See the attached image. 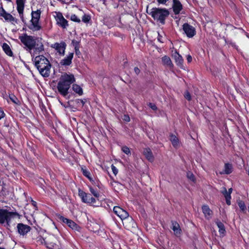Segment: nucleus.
Returning a JSON list of instances; mask_svg holds the SVG:
<instances>
[{
  "instance_id": "nucleus-23",
  "label": "nucleus",
  "mask_w": 249,
  "mask_h": 249,
  "mask_svg": "<svg viewBox=\"0 0 249 249\" xmlns=\"http://www.w3.org/2000/svg\"><path fill=\"white\" fill-rule=\"evenodd\" d=\"M170 140L172 142V144L173 146L177 148L179 145V142L178 139L174 135L171 134L170 135Z\"/></svg>"
},
{
  "instance_id": "nucleus-30",
  "label": "nucleus",
  "mask_w": 249,
  "mask_h": 249,
  "mask_svg": "<svg viewBox=\"0 0 249 249\" xmlns=\"http://www.w3.org/2000/svg\"><path fill=\"white\" fill-rule=\"evenodd\" d=\"M41 11L40 10H37L36 11H33L32 12V19L39 20L40 18Z\"/></svg>"
},
{
  "instance_id": "nucleus-9",
  "label": "nucleus",
  "mask_w": 249,
  "mask_h": 249,
  "mask_svg": "<svg viewBox=\"0 0 249 249\" xmlns=\"http://www.w3.org/2000/svg\"><path fill=\"white\" fill-rule=\"evenodd\" d=\"M17 230L18 233L22 236L26 235V234L29 232L31 229L30 226L24 224L23 223H18L17 225Z\"/></svg>"
},
{
  "instance_id": "nucleus-18",
  "label": "nucleus",
  "mask_w": 249,
  "mask_h": 249,
  "mask_svg": "<svg viewBox=\"0 0 249 249\" xmlns=\"http://www.w3.org/2000/svg\"><path fill=\"white\" fill-rule=\"evenodd\" d=\"M173 8L175 14H178L182 9V6L178 0H173Z\"/></svg>"
},
{
  "instance_id": "nucleus-31",
  "label": "nucleus",
  "mask_w": 249,
  "mask_h": 249,
  "mask_svg": "<svg viewBox=\"0 0 249 249\" xmlns=\"http://www.w3.org/2000/svg\"><path fill=\"white\" fill-rule=\"evenodd\" d=\"M72 89L75 92L80 95H81L83 94V90L82 88L78 85L73 84L72 85Z\"/></svg>"
},
{
  "instance_id": "nucleus-51",
  "label": "nucleus",
  "mask_w": 249,
  "mask_h": 249,
  "mask_svg": "<svg viewBox=\"0 0 249 249\" xmlns=\"http://www.w3.org/2000/svg\"><path fill=\"white\" fill-rule=\"evenodd\" d=\"M77 103L81 104L82 106H83L85 103V101H84L83 100H78L77 101Z\"/></svg>"
},
{
  "instance_id": "nucleus-36",
  "label": "nucleus",
  "mask_w": 249,
  "mask_h": 249,
  "mask_svg": "<svg viewBox=\"0 0 249 249\" xmlns=\"http://www.w3.org/2000/svg\"><path fill=\"white\" fill-rule=\"evenodd\" d=\"M3 17L6 20H8L9 21H12L14 19V18L10 14H5L3 16Z\"/></svg>"
},
{
  "instance_id": "nucleus-3",
  "label": "nucleus",
  "mask_w": 249,
  "mask_h": 249,
  "mask_svg": "<svg viewBox=\"0 0 249 249\" xmlns=\"http://www.w3.org/2000/svg\"><path fill=\"white\" fill-rule=\"evenodd\" d=\"M19 216L17 212H9L6 209H0V223L7 230L11 231L12 227V219Z\"/></svg>"
},
{
  "instance_id": "nucleus-14",
  "label": "nucleus",
  "mask_w": 249,
  "mask_h": 249,
  "mask_svg": "<svg viewBox=\"0 0 249 249\" xmlns=\"http://www.w3.org/2000/svg\"><path fill=\"white\" fill-rule=\"evenodd\" d=\"M172 229L174 231V234L176 236H180L181 234V230L180 229L179 224L176 222L172 221Z\"/></svg>"
},
{
  "instance_id": "nucleus-29",
  "label": "nucleus",
  "mask_w": 249,
  "mask_h": 249,
  "mask_svg": "<svg viewBox=\"0 0 249 249\" xmlns=\"http://www.w3.org/2000/svg\"><path fill=\"white\" fill-rule=\"evenodd\" d=\"M237 203L238 204V206L239 207V208L243 213H246L247 210V207L245 204V202L240 199H238L237 200Z\"/></svg>"
},
{
  "instance_id": "nucleus-49",
  "label": "nucleus",
  "mask_w": 249,
  "mask_h": 249,
  "mask_svg": "<svg viewBox=\"0 0 249 249\" xmlns=\"http://www.w3.org/2000/svg\"><path fill=\"white\" fill-rule=\"evenodd\" d=\"M134 71L136 74H139L140 72V70L138 67L134 68Z\"/></svg>"
},
{
  "instance_id": "nucleus-44",
  "label": "nucleus",
  "mask_w": 249,
  "mask_h": 249,
  "mask_svg": "<svg viewBox=\"0 0 249 249\" xmlns=\"http://www.w3.org/2000/svg\"><path fill=\"white\" fill-rule=\"evenodd\" d=\"M148 106L154 110H156L157 109L156 106L154 104L149 103L148 104Z\"/></svg>"
},
{
  "instance_id": "nucleus-55",
  "label": "nucleus",
  "mask_w": 249,
  "mask_h": 249,
  "mask_svg": "<svg viewBox=\"0 0 249 249\" xmlns=\"http://www.w3.org/2000/svg\"><path fill=\"white\" fill-rule=\"evenodd\" d=\"M32 202H33V203H33V205L34 206H36V201H33H33H32Z\"/></svg>"
},
{
  "instance_id": "nucleus-21",
  "label": "nucleus",
  "mask_w": 249,
  "mask_h": 249,
  "mask_svg": "<svg viewBox=\"0 0 249 249\" xmlns=\"http://www.w3.org/2000/svg\"><path fill=\"white\" fill-rule=\"evenodd\" d=\"M17 10L19 14L23 16V10L24 8V0H17Z\"/></svg>"
},
{
  "instance_id": "nucleus-11",
  "label": "nucleus",
  "mask_w": 249,
  "mask_h": 249,
  "mask_svg": "<svg viewBox=\"0 0 249 249\" xmlns=\"http://www.w3.org/2000/svg\"><path fill=\"white\" fill-rule=\"evenodd\" d=\"M66 45L65 43L64 42H62L60 43H55L53 44H52L51 47L57 51V53H59L60 55H64L65 51L66 49Z\"/></svg>"
},
{
  "instance_id": "nucleus-15",
  "label": "nucleus",
  "mask_w": 249,
  "mask_h": 249,
  "mask_svg": "<svg viewBox=\"0 0 249 249\" xmlns=\"http://www.w3.org/2000/svg\"><path fill=\"white\" fill-rule=\"evenodd\" d=\"M73 56V53H69L67 56L62 59L60 62V64L62 66H69L71 63V60Z\"/></svg>"
},
{
  "instance_id": "nucleus-7",
  "label": "nucleus",
  "mask_w": 249,
  "mask_h": 249,
  "mask_svg": "<svg viewBox=\"0 0 249 249\" xmlns=\"http://www.w3.org/2000/svg\"><path fill=\"white\" fill-rule=\"evenodd\" d=\"M58 219L62 221V222L67 224V225L72 230H74L76 231H79L80 227L78 226L74 221L72 220L64 217V216L59 214L57 216Z\"/></svg>"
},
{
  "instance_id": "nucleus-22",
  "label": "nucleus",
  "mask_w": 249,
  "mask_h": 249,
  "mask_svg": "<svg viewBox=\"0 0 249 249\" xmlns=\"http://www.w3.org/2000/svg\"><path fill=\"white\" fill-rule=\"evenodd\" d=\"M162 62L164 65L166 66L169 68H171L173 67V64L171 61V59L169 57L164 56L162 58Z\"/></svg>"
},
{
  "instance_id": "nucleus-1",
  "label": "nucleus",
  "mask_w": 249,
  "mask_h": 249,
  "mask_svg": "<svg viewBox=\"0 0 249 249\" xmlns=\"http://www.w3.org/2000/svg\"><path fill=\"white\" fill-rule=\"evenodd\" d=\"M74 81L73 74H68L66 73L62 74L57 87L59 92L63 96H66L68 94L71 85Z\"/></svg>"
},
{
  "instance_id": "nucleus-16",
  "label": "nucleus",
  "mask_w": 249,
  "mask_h": 249,
  "mask_svg": "<svg viewBox=\"0 0 249 249\" xmlns=\"http://www.w3.org/2000/svg\"><path fill=\"white\" fill-rule=\"evenodd\" d=\"M39 20L31 19V24L29 26V28L33 31H37L39 30L41 27L39 23Z\"/></svg>"
},
{
  "instance_id": "nucleus-8",
  "label": "nucleus",
  "mask_w": 249,
  "mask_h": 249,
  "mask_svg": "<svg viewBox=\"0 0 249 249\" xmlns=\"http://www.w3.org/2000/svg\"><path fill=\"white\" fill-rule=\"evenodd\" d=\"M57 24L63 28H65L68 25V21L64 18L62 14L60 12H55L54 15Z\"/></svg>"
},
{
  "instance_id": "nucleus-53",
  "label": "nucleus",
  "mask_w": 249,
  "mask_h": 249,
  "mask_svg": "<svg viewBox=\"0 0 249 249\" xmlns=\"http://www.w3.org/2000/svg\"><path fill=\"white\" fill-rule=\"evenodd\" d=\"M232 189L231 188H230L229 190H228V193H229V194L231 195V192H232Z\"/></svg>"
},
{
  "instance_id": "nucleus-42",
  "label": "nucleus",
  "mask_w": 249,
  "mask_h": 249,
  "mask_svg": "<svg viewBox=\"0 0 249 249\" xmlns=\"http://www.w3.org/2000/svg\"><path fill=\"white\" fill-rule=\"evenodd\" d=\"M111 168L113 174L116 176L118 173V169L113 164L111 165Z\"/></svg>"
},
{
  "instance_id": "nucleus-24",
  "label": "nucleus",
  "mask_w": 249,
  "mask_h": 249,
  "mask_svg": "<svg viewBox=\"0 0 249 249\" xmlns=\"http://www.w3.org/2000/svg\"><path fill=\"white\" fill-rule=\"evenodd\" d=\"M232 172V166L231 164L227 163L225 164L224 170L222 172H221V174H230Z\"/></svg>"
},
{
  "instance_id": "nucleus-20",
  "label": "nucleus",
  "mask_w": 249,
  "mask_h": 249,
  "mask_svg": "<svg viewBox=\"0 0 249 249\" xmlns=\"http://www.w3.org/2000/svg\"><path fill=\"white\" fill-rule=\"evenodd\" d=\"M202 210L206 218L209 219L211 217L213 212L208 205H203L202 207Z\"/></svg>"
},
{
  "instance_id": "nucleus-54",
  "label": "nucleus",
  "mask_w": 249,
  "mask_h": 249,
  "mask_svg": "<svg viewBox=\"0 0 249 249\" xmlns=\"http://www.w3.org/2000/svg\"><path fill=\"white\" fill-rule=\"evenodd\" d=\"M32 234L37 235V234H38V231L36 230H35L34 231H32Z\"/></svg>"
},
{
  "instance_id": "nucleus-41",
  "label": "nucleus",
  "mask_w": 249,
  "mask_h": 249,
  "mask_svg": "<svg viewBox=\"0 0 249 249\" xmlns=\"http://www.w3.org/2000/svg\"><path fill=\"white\" fill-rule=\"evenodd\" d=\"M184 97L188 101H190L191 100V96L188 91H186L184 93Z\"/></svg>"
},
{
  "instance_id": "nucleus-46",
  "label": "nucleus",
  "mask_w": 249,
  "mask_h": 249,
  "mask_svg": "<svg viewBox=\"0 0 249 249\" xmlns=\"http://www.w3.org/2000/svg\"><path fill=\"white\" fill-rule=\"evenodd\" d=\"M158 40L160 42H163V36L158 33Z\"/></svg>"
},
{
  "instance_id": "nucleus-35",
  "label": "nucleus",
  "mask_w": 249,
  "mask_h": 249,
  "mask_svg": "<svg viewBox=\"0 0 249 249\" xmlns=\"http://www.w3.org/2000/svg\"><path fill=\"white\" fill-rule=\"evenodd\" d=\"M122 150L126 155H129L131 153L130 149L126 146H123L122 147Z\"/></svg>"
},
{
  "instance_id": "nucleus-26",
  "label": "nucleus",
  "mask_w": 249,
  "mask_h": 249,
  "mask_svg": "<svg viewBox=\"0 0 249 249\" xmlns=\"http://www.w3.org/2000/svg\"><path fill=\"white\" fill-rule=\"evenodd\" d=\"M222 194H223L224 197H225L227 204L228 205H230L231 196L229 194V193H228V191L225 188H224V190L222 192Z\"/></svg>"
},
{
  "instance_id": "nucleus-34",
  "label": "nucleus",
  "mask_w": 249,
  "mask_h": 249,
  "mask_svg": "<svg viewBox=\"0 0 249 249\" xmlns=\"http://www.w3.org/2000/svg\"><path fill=\"white\" fill-rule=\"evenodd\" d=\"M187 177L191 181L194 182L195 181V177L194 174L191 172H188L187 173Z\"/></svg>"
},
{
  "instance_id": "nucleus-10",
  "label": "nucleus",
  "mask_w": 249,
  "mask_h": 249,
  "mask_svg": "<svg viewBox=\"0 0 249 249\" xmlns=\"http://www.w3.org/2000/svg\"><path fill=\"white\" fill-rule=\"evenodd\" d=\"M183 30L189 37L194 36L196 33L195 28L188 23H185L183 25Z\"/></svg>"
},
{
  "instance_id": "nucleus-28",
  "label": "nucleus",
  "mask_w": 249,
  "mask_h": 249,
  "mask_svg": "<svg viewBox=\"0 0 249 249\" xmlns=\"http://www.w3.org/2000/svg\"><path fill=\"white\" fill-rule=\"evenodd\" d=\"M215 223L219 228V232L221 234H224L225 232V229L224 224L219 220H217Z\"/></svg>"
},
{
  "instance_id": "nucleus-39",
  "label": "nucleus",
  "mask_w": 249,
  "mask_h": 249,
  "mask_svg": "<svg viewBox=\"0 0 249 249\" xmlns=\"http://www.w3.org/2000/svg\"><path fill=\"white\" fill-rule=\"evenodd\" d=\"M33 239H36L37 241L40 242V243L43 244L44 242H45V239L42 237L41 236H38L36 237V238L34 236L33 237Z\"/></svg>"
},
{
  "instance_id": "nucleus-33",
  "label": "nucleus",
  "mask_w": 249,
  "mask_h": 249,
  "mask_svg": "<svg viewBox=\"0 0 249 249\" xmlns=\"http://www.w3.org/2000/svg\"><path fill=\"white\" fill-rule=\"evenodd\" d=\"M89 190H90V193L96 198H98L99 196H100V194L97 191H96L95 190H94L93 188H92L91 187H89Z\"/></svg>"
},
{
  "instance_id": "nucleus-56",
  "label": "nucleus",
  "mask_w": 249,
  "mask_h": 249,
  "mask_svg": "<svg viewBox=\"0 0 249 249\" xmlns=\"http://www.w3.org/2000/svg\"><path fill=\"white\" fill-rule=\"evenodd\" d=\"M75 48V52H76V53H77V52H78V49H76V47Z\"/></svg>"
},
{
  "instance_id": "nucleus-25",
  "label": "nucleus",
  "mask_w": 249,
  "mask_h": 249,
  "mask_svg": "<svg viewBox=\"0 0 249 249\" xmlns=\"http://www.w3.org/2000/svg\"><path fill=\"white\" fill-rule=\"evenodd\" d=\"M2 47L3 51L8 55L11 56L13 55V53L10 49V47L7 43H3Z\"/></svg>"
},
{
  "instance_id": "nucleus-37",
  "label": "nucleus",
  "mask_w": 249,
  "mask_h": 249,
  "mask_svg": "<svg viewBox=\"0 0 249 249\" xmlns=\"http://www.w3.org/2000/svg\"><path fill=\"white\" fill-rule=\"evenodd\" d=\"M90 19V17L88 15H84L82 17V21L85 23L88 22Z\"/></svg>"
},
{
  "instance_id": "nucleus-6",
  "label": "nucleus",
  "mask_w": 249,
  "mask_h": 249,
  "mask_svg": "<svg viewBox=\"0 0 249 249\" xmlns=\"http://www.w3.org/2000/svg\"><path fill=\"white\" fill-rule=\"evenodd\" d=\"M114 213L119 216L122 220H125L129 221V220L133 222L132 218H128L129 214L127 212L124 210L119 206H115L113 208Z\"/></svg>"
},
{
  "instance_id": "nucleus-5",
  "label": "nucleus",
  "mask_w": 249,
  "mask_h": 249,
  "mask_svg": "<svg viewBox=\"0 0 249 249\" xmlns=\"http://www.w3.org/2000/svg\"><path fill=\"white\" fill-rule=\"evenodd\" d=\"M19 38L21 42L27 47V50L30 52L33 49V45L36 38L25 34L20 36Z\"/></svg>"
},
{
  "instance_id": "nucleus-50",
  "label": "nucleus",
  "mask_w": 249,
  "mask_h": 249,
  "mask_svg": "<svg viewBox=\"0 0 249 249\" xmlns=\"http://www.w3.org/2000/svg\"><path fill=\"white\" fill-rule=\"evenodd\" d=\"M187 60L189 63L191 62L192 60V56L190 55H188L187 56Z\"/></svg>"
},
{
  "instance_id": "nucleus-12",
  "label": "nucleus",
  "mask_w": 249,
  "mask_h": 249,
  "mask_svg": "<svg viewBox=\"0 0 249 249\" xmlns=\"http://www.w3.org/2000/svg\"><path fill=\"white\" fill-rule=\"evenodd\" d=\"M33 49H34L35 51L37 53H40L44 51V45L42 42L41 38H36L33 45Z\"/></svg>"
},
{
  "instance_id": "nucleus-45",
  "label": "nucleus",
  "mask_w": 249,
  "mask_h": 249,
  "mask_svg": "<svg viewBox=\"0 0 249 249\" xmlns=\"http://www.w3.org/2000/svg\"><path fill=\"white\" fill-rule=\"evenodd\" d=\"M123 119L126 122H128L130 121L129 117L127 115H124L123 118Z\"/></svg>"
},
{
  "instance_id": "nucleus-32",
  "label": "nucleus",
  "mask_w": 249,
  "mask_h": 249,
  "mask_svg": "<svg viewBox=\"0 0 249 249\" xmlns=\"http://www.w3.org/2000/svg\"><path fill=\"white\" fill-rule=\"evenodd\" d=\"M81 170L82 171L83 175L87 177L90 181H91L92 178L90 176V172L86 169H84L83 168H81Z\"/></svg>"
},
{
  "instance_id": "nucleus-57",
  "label": "nucleus",
  "mask_w": 249,
  "mask_h": 249,
  "mask_svg": "<svg viewBox=\"0 0 249 249\" xmlns=\"http://www.w3.org/2000/svg\"><path fill=\"white\" fill-rule=\"evenodd\" d=\"M75 48V52H76V53H77V52H78V49H76V47Z\"/></svg>"
},
{
  "instance_id": "nucleus-52",
  "label": "nucleus",
  "mask_w": 249,
  "mask_h": 249,
  "mask_svg": "<svg viewBox=\"0 0 249 249\" xmlns=\"http://www.w3.org/2000/svg\"><path fill=\"white\" fill-rule=\"evenodd\" d=\"M168 0H157L159 3L165 4Z\"/></svg>"
},
{
  "instance_id": "nucleus-58",
  "label": "nucleus",
  "mask_w": 249,
  "mask_h": 249,
  "mask_svg": "<svg viewBox=\"0 0 249 249\" xmlns=\"http://www.w3.org/2000/svg\"><path fill=\"white\" fill-rule=\"evenodd\" d=\"M248 210H249V206L248 207Z\"/></svg>"
},
{
  "instance_id": "nucleus-13",
  "label": "nucleus",
  "mask_w": 249,
  "mask_h": 249,
  "mask_svg": "<svg viewBox=\"0 0 249 249\" xmlns=\"http://www.w3.org/2000/svg\"><path fill=\"white\" fill-rule=\"evenodd\" d=\"M142 154L149 161L152 162L154 160V155L150 148L146 147L143 148Z\"/></svg>"
},
{
  "instance_id": "nucleus-38",
  "label": "nucleus",
  "mask_w": 249,
  "mask_h": 249,
  "mask_svg": "<svg viewBox=\"0 0 249 249\" xmlns=\"http://www.w3.org/2000/svg\"><path fill=\"white\" fill-rule=\"evenodd\" d=\"M8 194V192L6 191V188L5 187V185H2V188L1 191L0 192V196H6Z\"/></svg>"
},
{
  "instance_id": "nucleus-48",
  "label": "nucleus",
  "mask_w": 249,
  "mask_h": 249,
  "mask_svg": "<svg viewBox=\"0 0 249 249\" xmlns=\"http://www.w3.org/2000/svg\"><path fill=\"white\" fill-rule=\"evenodd\" d=\"M89 199H90V200H89V202L88 203L94 204V203H95V202H96L95 198H94L93 197H92L91 195H90V197Z\"/></svg>"
},
{
  "instance_id": "nucleus-59",
  "label": "nucleus",
  "mask_w": 249,
  "mask_h": 249,
  "mask_svg": "<svg viewBox=\"0 0 249 249\" xmlns=\"http://www.w3.org/2000/svg\"><path fill=\"white\" fill-rule=\"evenodd\" d=\"M0 249H3V248H0Z\"/></svg>"
},
{
  "instance_id": "nucleus-19",
  "label": "nucleus",
  "mask_w": 249,
  "mask_h": 249,
  "mask_svg": "<svg viewBox=\"0 0 249 249\" xmlns=\"http://www.w3.org/2000/svg\"><path fill=\"white\" fill-rule=\"evenodd\" d=\"M172 57L175 59L177 65L178 66H181L182 65L183 59L182 56L177 51H175L172 53Z\"/></svg>"
},
{
  "instance_id": "nucleus-17",
  "label": "nucleus",
  "mask_w": 249,
  "mask_h": 249,
  "mask_svg": "<svg viewBox=\"0 0 249 249\" xmlns=\"http://www.w3.org/2000/svg\"><path fill=\"white\" fill-rule=\"evenodd\" d=\"M78 194L83 202L88 203L90 200V194H87L82 190L79 189Z\"/></svg>"
},
{
  "instance_id": "nucleus-4",
  "label": "nucleus",
  "mask_w": 249,
  "mask_h": 249,
  "mask_svg": "<svg viewBox=\"0 0 249 249\" xmlns=\"http://www.w3.org/2000/svg\"><path fill=\"white\" fill-rule=\"evenodd\" d=\"M149 14L155 20L159 21L163 24H164L165 18L169 15V12L165 9L154 8L151 9Z\"/></svg>"
},
{
  "instance_id": "nucleus-43",
  "label": "nucleus",
  "mask_w": 249,
  "mask_h": 249,
  "mask_svg": "<svg viewBox=\"0 0 249 249\" xmlns=\"http://www.w3.org/2000/svg\"><path fill=\"white\" fill-rule=\"evenodd\" d=\"M10 99L11 100V101L15 103L18 104L17 101H18L17 98L14 95L10 96Z\"/></svg>"
},
{
  "instance_id": "nucleus-40",
  "label": "nucleus",
  "mask_w": 249,
  "mask_h": 249,
  "mask_svg": "<svg viewBox=\"0 0 249 249\" xmlns=\"http://www.w3.org/2000/svg\"><path fill=\"white\" fill-rule=\"evenodd\" d=\"M71 20L77 22H80V19L79 18L75 15H72L71 17Z\"/></svg>"
},
{
  "instance_id": "nucleus-2",
  "label": "nucleus",
  "mask_w": 249,
  "mask_h": 249,
  "mask_svg": "<svg viewBox=\"0 0 249 249\" xmlns=\"http://www.w3.org/2000/svg\"><path fill=\"white\" fill-rule=\"evenodd\" d=\"M35 66L43 77H47L50 75L51 64L49 60L43 55H38L35 58Z\"/></svg>"
},
{
  "instance_id": "nucleus-27",
  "label": "nucleus",
  "mask_w": 249,
  "mask_h": 249,
  "mask_svg": "<svg viewBox=\"0 0 249 249\" xmlns=\"http://www.w3.org/2000/svg\"><path fill=\"white\" fill-rule=\"evenodd\" d=\"M222 194H223L224 197H225L227 204L228 205H230L231 196L229 194V193H228V191L225 188H224V190L222 192Z\"/></svg>"
},
{
  "instance_id": "nucleus-47",
  "label": "nucleus",
  "mask_w": 249,
  "mask_h": 249,
  "mask_svg": "<svg viewBox=\"0 0 249 249\" xmlns=\"http://www.w3.org/2000/svg\"><path fill=\"white\" fill-rule=\"evenodd\" d=\"M5 116V114L2 109L0 107V119L3 118Z\"/></svg>"
}]
</instances>
